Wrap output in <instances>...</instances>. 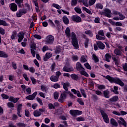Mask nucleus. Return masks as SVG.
<instances>
[{
	"label": "nucleus",
	"instance_id": "f257e3e1",
	"mask_svg": "<svg viewBox=\"0 0 127 127\" xmlns=\"http://www.w3.org/2000/svg\"><path fill=\"white\" fill-rule=\"evenodd\" d=\"M65 33L67 38H71V41L70 42L72 46H73L75 49H79V44L76 34L74 32H71V30L69 27H66L65 30Z\"/></svg>",
	"mask_w": 127,
	"mask_h": 127
},
{
	"label": "nucleus",
	"instance_id": "f03ea898",
	"mask_svg": "<svg viewBox=\"0 0 127 127\" xmlns=\"http://www.w3.org/2000/svg\"><path fill=\"white\" fill-rule=\"evenodd\" d=\"M105 79L108 80L110 83H115V84H117V85H119L121 87H124L125 86V83L121 79L116 77H112L109 75H107L105 76Z\"/></svg>",
	"mask_w": 127,
	"mask_h": 127
},
{
	"label": "nucleus",
	"instance_id": "7ed1b4c3",
	"mask_svg": "<svg viewBox=\"0 0 127 127\" xmlns=\"http://www.w3.org/2000/svg\"><path fill=\"white\" fill-rule=\"evenodd\" d=\"M67 94H68V95H69L71 93L70 91L68 90L67 91H66V90L64 91L61 93L60 98L58 99V101L59 102H60V103H64V101H65V100L67 99Z\"/></svg>",
	"mask_w": 127,
	"mask_h": 127
},
{
	"label": "nucleus",
	"instance_id": "20e7f679",
	"mask_svg": "<svg viewBox=\"0 0 127 127\" xmlns=\"http://www.w3.org/2000/svg\"><path fill=\"white\" fill-rule=\"evenodd\" d=\"M55 38L52 35H50L46 37L45 44L47 45H53Z\"/></svg>",
	"mask_w": 127,
	"mask_h": 127
},
{
	"label": "nucleus",
	"instance_id": "39448f33",
	"mask_svg": "<svg viewBox=\"0 0 127 127\" xmlns=\"http://www.w3.org/2000/svg\"><path fill=\"white\" fill-rule=\"evenodd\" d=\"M100 114L103 119L104 122L106 124H109L110 123V120L109 119L108 114L103 110H100Z\"/></svg>",
	"mask_w": 127,
	"mask_h": 127
},
{
	"label": "nucleus",
	"instance_id": "423d86ee",
	"mask_svg": "<svg viewBox=\"0 0 127 127\" xmlns=\"http://www.w3.org/2000/svg\"><path fill=\"white\" fill-rule=\"evenodd\" d=\"M71 20V21H73V22H75L76 23H80V22H82V18L77 14L72 15Z\"/></svg>",
	"mask_w": 127,
	"mask_h": 127
},
{
	"label": "nucleus",
	"instance_id": "0eeeda50",
	"mask_svg": "<svg viewBox=\"0 0 127 127\" xmlns=\"http://www.w3.org/2000/svg\"><path fill=\"white\" fill-rule=\"evenodd\" d=\"M27 12V10L26 8H21L18 10L16 13L17 17H21L24 14H26Z\"/></svg>",
	"mask_w": 127,
	"mask_h": 127
},
{
	"label": "nucleus",
	"instance_id": "6e6552de",
	"mask_svg": "<svg viewBox=\"0 0 127 127\" xmlns=\"http://www.w3.org/2000/svg\"><path fill=\"white\" fill-rule=\"evenodd\" d=\"M69 114L72 117H76V116H81L83 114V112L77 110H71L69 111Z\"/></svg>",
	"mask_w": 127,
	"mask_h": 127
},
{
	"label": "nucleus",
	"instance_id": "1a4fd4ad",
	"mask_svg": "<svg viewBox=\"0 0 127 127\" xmlns=\"http://www.w3.org/2000/svg\"><path fill=\"white\" fill-rule=\"evenodd\" d=\"M9 7L12 11L15 12L17 11V5L15 3H11L9 4Z\"/></svg>",
	"mask_w": 127,
	"mask_h": 127
},
{
	"label": "nucleus",
	"instance_id": "9d476101",
	"mask_svg": "<svg viewBox=\"0 0 127 127\" xmlns=\"http://www.w3.org/2000/svg\"><path fill=\"white\" fill-rule=\"evenodd\" d=\"M24 34H25L24 32H19L17 36L18 37V43H20V42H21V41L23 40V38H24Z\"/></svg>",
	"mask_w": 127,
	"mask_h": 127
},
{
	"label": "nucleus",
	"instance_id": "9b49d317",
	"mask_svg": "<svg viewBox=\"0 0 127 127\" xmlns=\"http://www.w3.org/2000/svg\"><path fill=\"white\" fill-rule=\"evenodd\" d=\"M22 110V104H20L18 105L17 107V114L19 117V118H21L22 117L20 114V113H21Z\"/></svg>",
	"mask_w": 127,
	"mask_h": 127
},
{
	"label": "nucleus",
	"instance_id": "f8f14e48",
	"mask_svg": "<svg viewBox=\"0 0 127 127\" xmlns=\"http://www.w3.org/2000/svg\"><path fill=\"white\" fill-rule=\"evenodd\" d=\"M76 69L80 72V71H82V70H85V68L83 67V65H82V64H81L80 62H78L76 63Z\"/></svg>",
	"mask_w": 127,
	"mask_h": 127
},
{
	"label": "nucleus",
	"instance_id": "ddd939ff",
	"mask_svg": "<svg viewBox=\"0 0 127 127\" xmlns=\"http://www.w3.org/2000/svg\"><path fill=\"white\" fill-rule=\"evenodd\" d=\"M63 70L64 71V72H67V73H71V72L74 71V68H73V67H68L66 66H64L63 68Z\"/></svg>",
	"mask_w": 127,
	"mask_h": 127
},
{
	"label": "nucleus",
	"instance_id": "4468645a",
	"mask_svg": "<svg viewBox=\"0 0 127 127\" xmlns=\"http://www.w3.org/2000/svg\"><path fill=\"white\" fill-rule=\"evenodd\" d=\"M104 15L107 17H112V11L110 9H106L104 10Z\"/></svg>",
	"mask_w": 127,
	"mask_h": 127
},
{
	"label": "nucleus",
	"instance_id": "2eb2a0df",
	"mask_svg": "<svg viewBox=\"0 0 127 127\" xmlns=\"http://www.w3.org/2000/svg\"><path fill=\"white\" fill-rule=\"evenodd\" d=\"M96 44H97V46L99 49L101 50H104L105 49V48L106 47V46H105V44L103 43L101 41H98L96 42Z\"/></svg>",
	"mask_w": 127,
	"mask_h": 127
},
{
	"label": "nucleus",
	"instance_id": "dca6fc26",
	"mask_svg": "<svg viewBox=\"0 0 127 127\" xmlns=\"http://www.w3.org/2000/svg\"><path fill=\"white\" fill-rule=\"evenodd\" d=\"M62 19L65 25H68V24L70 23V20H69V18H68L66 16H64Z\"/></svg>",
	"mask_w": 127,
	"mask_h": 127
},
{
	"label": "nucleus",
	"instance_id": "f3484780",
	"mask_svg": "<svg viewBox=\"0 0 127 127\" xmlns=\"http://www.w3.org/2000/svg\"><path fill=\"white\" fill-rule=\"evenodd\" d=\"M114 53L117 56H122L123 55V52L120 49H115L114 50Z\"/></svg>",
	"mask_w": 127,
	"mask_h": 127
},
{
	"label": "nucleus",
	"instance_id": "a211bd4d",
	"mask_svg": "<svg viewBox=\"0 0 127 127\" xmlns=\"http://www.w3.org/2000/svg\"><path fill=\"white\" fill-rule=\"evenodd\" d=\"M18 100H19V98H14L13 97H10L9 98V102H12V103H14V104H15L16 103H17L18 102Z\"/></svg>",
	"mask_w": 127,
	"mask_h": 127
},
{
	"label": "nucleus",
	"instance_id": "6ab92c4d",
	"mask_svg": "<svg viewBox=\"0 0 127 127\" xmlns=\"http://www.w3.org/2000/svg\"><path fill=\"white\" fill-rule=\"evenodd\" d=\"M70 77L72 80H74V81H78V80H80V77H79V75L76 74H71L70 75Z\"/></svg>",
	"mask_w": 127,
	"mask_h": 127
},
{
	"label": "nucleus",
	"instance_id": "aec40b11",
	"mask_svg": "<svg viewBox=\"0 0 127 127\" xmlns=\"http://www.w3.org/2000/svg\"><path fill=\"white\" fill-rule=\"evenodd\" d=\"M0 57L1 58H7L8 55L5 52L0 51Z\"/></svg>",
	"mask_w": 127,
	"mask_h": 127
},
{
	"label": "nucleus",
	"instance_id": "412c9836",
	"mask_svg": "<svg viewBox=\"0 0 127 127\" xmlns=\"http://www.w3.org/2000/svg\"><path fill=\"white\" fill-rule=\"evenodd\" d=\"M105 61H107V62H110V59H112V55L109 53H107L105 55Z\"/></svg>",
	"mask_w": 127,
	"mask_h": 127
},
{
	"label": "nucleus",
	"instance_id": "4be33fe9",
	"mask_svg": "<svg viewBox=\"0 0 127 127\" xmlns=\"http://www.w3.org/2000/svg\"><path fill=\"white\" fill-rule=\"evenodd\" d=\"M103 95L106 99H109L110 98V91L109 90H106L103 91Z\"/></svg>",
	"mask_w": 127,
	"mask_h": 127
},
{
	"label": "nucleus",
	"instance_id": "5701e85b",
	"mask_svg": "<svg viewBox=\"0 0 127 127\" xmlns=\"http://www.w3.org/2000/svg\"><path fill=\"white\" fill-rule=\"evenodd\" d=\"M119 90V87L117 86H114V89L113 88H111V92H113L115 95L119 94V91L118 90Z\"/></svg>",
	"mask_w": 127,
	"mask_h": 127
},
{
	"label": "nucleus",
	"instance_id": "b1692460",
	"mask_svg": "<svg viewBox=\"0 0 127 127\" xmlns=\"http://www.w3.org/2000/svg\"><path fill=\"white\" fill-rule=\"evenodd\" d=\"M110 124L114 127H117L118 126V122H116V120L113 118L111 119Z\"/></svg>",
	"mask_w": 127,
	"mask_h": 127
},
{
	"label": "nucleus",
	"instance_id": "393cba45",
	"mask_svg": "<svg viewBox=\"0 0 127 127\" xmlns=\"http://www.w3.org/2000/svg\"><path fill=\"white\" fill-rule=\"evenodd\" d=\"M112 60L116 66H119L120 64L119 63V57H112Z\"/></svg>",
	"mask_w": 127,
	"mask_h": 127
},
{
	"label": "nucleus",
	"instance_id": "a878e982",
	"mask_svg": "<svg viewBox=\"0 0 127 127\" xmlns=\"http://www.w3.org/2000/svg\"><path fill=\"white\" fill-rule=\"evenodd\" d=\"M119 100V96H114L112 98L109 99L110 102H113V103H115V102L118 101Z\"/></svg>",
	"mask_w": 127,
	"mask_h": 127
},
{
	"label": "nucleus",
	"instance_id": "bb28decb",
	"mask_svg": "<svg viewBox=\"0 0 127 127\" xmlns=\"http://www.w3.org/2000/svg\"><path fill=\"white\" fill-rule=\"evenodd\" d=\"M70 86V83L69 82H66V83H64L63 84V88L66 92H68V87Z\"/></svg>",
	"mask_w": 127,
	"mask_h": 127
},
{
	"label": "nucleus",
	"instance_id": "cd10ccee",
	"mask_svg": "<svg viewBox=\"0 0 127 127\" xmlns=\"http://www.w3.org/2000/svg\"><path fill=\"white\" fill-rule=\"evenodd\" d=\"M59 78L56 76L52 75L50 77V80L52 82H58Z\"/></svg>",
	"mask_w": 127,
	"mask_h": 127
},
{
	"label": "nucleus",
	"instance_id": "c85d7f7f",
	"mask_svg": "<svg viewBox=\"0 0 127 127\" xmlns=\"http://www.w3.org/2000/svg\"><path fill=\"white\" fill-rule=\"evenodd\" d=\"M92 60L94 61L95 63H98L99 61V58L95 54L92 55Z\"/></svg>",
	"mask_w": 127,
	"mask_h": 127
},
{
	"label": "nucleus",
	"instance_id": "c756f323",
	"mask_svg": "<svg viewBox=\"0 0 127 127\" xmlns=\"http://www.w3.org/2000/svg\"><path fill=\"white\" fill-rule=\"evenodd\" d=\"M16 35H17V32H16V31H13L11 36V39H12V40H14L15 37H16Z\"/></svg>",
	"mask_w": 127,
	"mask_h": 127
},
{
	"label": "nucleus",
	"instance_id": "7c9ffc66",
	"mask_svg": "<svg viewBox=\"0 0 127 127\" xmlns=\"http://www.w3.org/2000/svg\"><path fill=\"white\" fill-rule=\"evenodd\" d=\"M86 56H84V55L81 56L80 58V62H81V63H85V62H88V60H87V59H86Z\"/></svg>",
	"mask_w": 127,
	"mask_h": 127
},
{
	"label": "nucleus",
	"instance_id": "2f4dec72",
	"mask_svg": "<svg viewBox=\"0 0 127 127\" xmlns=\"http://www.w3.org/2000/svg\"><path fill=\"white\" fill-rule=\"evenodd\" d=\"M2 25L3 26H8V24L3 20L0 19V26Z\"/></svg>",
	"mask_w": 127,
	"mask_h": 127
},
{
	"label": "nucleus",
	"instance_id": "473e14b6",
	"mask_svg": "<svg viewBox=\"0 0 127 127\" xmlns=\"http://www.w3.org/2000/svg\"><path fill=\"white\" fill-rule=\"evenodd\" d=\"M33 115L35 117H40L41 116V112H39L38 110H35L33 112Z\"/></svg>",
	"mask_w": 127,
	"mask_h": 127
},
{
	"label": "nucleus",
	"instance_id": "72a5a7b5",
	"mask_svg": "<svg viewBox=\"0 0 127 127\" xmlns=\"http://www.w3.org/2000/svg\"><path fill=\"white\" fill-rule=\"evenodd\" d=\"M81 75H83V76H85V77H89L90 75L85 70H81L80 71H79Z\"/></svg>",
	"mask_w": 127,
	"mask_h": 127
},
{
	"label": "nucleus",
	"instance_id": "f704fd0d",
	"mask_svg": "<svg viewBox=\"0 0 127 127\" xmlns=\"http://www.w3.org/2000/svg\"><path fill=\"white\" fill-rule=\"evenodd\" d=\"M96 7L99 9H103L104 5H103L101 3H97L96 4Z\"/></svg>",
	"mask_w": 127,
	"mask_h": 127
},
{
	"label": "nucleus",
	"instance_id": "c9c22d12",
	"mask_svg": "<svg viewBox=\"0 0 127 127\" xmlns=\"http://www.w3.org/2000/svg\"><path fill=\"white\" fill-rule=\"evenodd\" d=\"M1 97L2 98L3 100H8V99H9V96L4 93H2Z\"/></svg>",
	"mask_w": 127,
	"mask_h": 127
},
{
	"label": "nucleus",
	"instance_id": "e433bc0d",
	"mask_svg": "<svg viewBox=\"0 0 127 127\" xmlns=\"http://www.w3.org/2000/svg\"><path fill=\"white\" fill-rule=\"evenodd\" d=\"M74 10L76 13H78L79 14H81V13H82V10H81V8L80 7H74Z\"/></svg>",
	"mask_w": 127,
	"mask_h": 127
},
{
	"label": "nucleus",
	"instance_id": "4c0bfd02",
	"mask_svg": "<svg viewBox=\"0 0 127 127\" xmlns=\"http://www.w3.org/2000/svg\"><path fill=\"white\" fill-rule=\"evenodd\" d=\"M48 22H49L50 25H51V26L52 27H53V28L56 27V25H55V24H54V22H53V21H52V20H51L50 19H49Z\"/></svg>",
	"mask_w": 127,
	"mask_h": 127
},
{
	"label": "nucleus",
	"instance_id": "58836bf2",
	"mask_svg": "<svg viewBox=\"0 0 127 127\" xmlns=\"http://www.w3.org/2000/svg\"><path fill=\"white\" fill-rule=\"evenodd\" d=\"M51 58V55H50V53H47L46 54V57L44 58V61H47L48 59H49Z\"/></svg>",
	"mask_w": 127,
	"mask_h": 127
},
{
	"label": "nucleus",
	"instance_id": "ea45409f",
	"mask_svg": "<svg viewBox=\"0 0 127 127\" xmlns=\"http://www.w3.org/2000/svg\"><path fill=\"white\" fill-rule=\"evenodd\" d=\"M70 4L71 6H75V5H77V4H78V0H71Z\"/></svg>",
	"mask_w": 127,
	"mask_h": 127
},
{
	"label": "nucleus",
	"instance_id": "a19ab883",
	"mask_svg": "<svg viewBox=\"0 0 127 127\" xmlns=\"http://www.w3.org/2000/svg\"><path fill=\"white\" fill-rule=\"evenodd\" d=\"M85 34H87V35L89 36L90 37H93V34L91 30H87L85 32Z\"/></svg>",
	"mask_w": 127,
	"mask_h": 127
},
{
	"label": "nucleus",
	"instance_id": "79ce46f5",
	"mask_svg": "<svg viewBox=\"0 0 127 127\" xmlns=\"http://www.w3.org/2000/svg\"><path fill=\"white\" fill-rule=\"evenodd\" d=\"M82 9L84 11H86L87 13H88V14H92V11L88 9L87 7H82Z\"/></svg>",
	"mask_w": 127,
	"mask_h": 127
},
{
	"label": "nucleus",
	"instance_id": "37998d69",
	"mask_svg": "<svg viewBox=\"0 0 127 127\" xmlns=\"http://www.w3.org/2000/svg\"><path fill=\"white\" fill-rule=\"evenodd\" d=\"M84 65L86 68V69H88V70H92V67L90 64H89V63H86L84 64Z\"/></svg>",
	"mask_w": 127,
	"mask_h": 127
},
{
	"label": "nucleus",
	"instance_id": "c03bdc74",
	"mask_svg": "<svg viewBox=\"0 0 127 127\" xmlns=\"http://www.w3.org/2000/svg\"><path fill=\"white\" fill-rule=\"evenodd\" d=\"M96 3V0H90L88 2L89 6H92V5H94Z\"/></svg>",
	"mask_w": 127,
	"mask_h": 127
},
{
	"label": "nucleus",
	"instance_id": "a18cd8bd",
	"mask_svg": "<svg viewBox=\"0 0 127 127\" xmlns=\"http://www.w3.org/2000/svg\"><path fill=\"white\" fill-rule=\"evenodd\" d=\"M80 92L81 93V94L82 95L83 97H84V98H87V95L86 94L85 90L81 88L80 89Z\"/></svg>",
	"mask_w": 127,
	"mask_h": 127
},
{
	"label": "nucleus",
	"instance_id": "49530a36",
	"mask_svg": "<svg viewBox=\"0 0 127 127\" xmlns=\"http://www.w3.org/2000/svg\"><path fill=\"white\" fill-rule=\"evenodd\" d=\"M48 107L49 110H55V109H56V107H55L52 103H49L48 104Z\"/></svg>",
	"mask_w": 127,
	"mask_h": 127
},
{
	"label": "nucleus",
	"instance_id": "de8ad7c7",
	"mask_svg": "<svg viewBox=\"0 0 127 127\" xmlns=\"http://www.w3.org/2000/svg\"><path fill=\"white\" fill-rule=\"evenodd\" d=\"M84 46L85 48H88L89 47V40L86 38L84 41Z\"/></svg>",
	"mask_w": 127,
	"mask_h": 127
},
{
	"label": "nucleus",
	"instance_id": "09e8293b",
	"mask_svg": "<svg viewBox=\"0 0 127 127\" xmlns=\"http://www.w3.org/2000/svg\"><path fill=\"white\" fill-rule=\"evenodd\" d=\"M55 23H56L57 28H60L61 23L59 20H55Z\"/></svg>",
	"mask_w": 127,
	"mask_h": 127
},
{
	"label": "nucleus",
	"instance_id": "8fccbe9b",
	"mask_svg": "<svg viewBox=\"0 0 127 127\" xmlns=\"http://www.w3.org/2000/svg\"><path fill=\"white\" fill-rule=\"evenodd\" d=\"M77 103H79V105H81V106H84L85 105V103H84V102L83 100H82V99L81 98H78L77 100Z\"/></svg>",
	"mask_w": 127,
	"mask_h": 127
},
{
	"label": "nucleus",
	"instance_id": "3c124183",
	"mask_svg": "<svg viewBox=\"0 0 127 127\" xmlns=\"http://www.w3.org/2000/svg\"><path fill=\"white\" fill-rule=\"evenodd\" d=\"M41 90L42 92H45V93L47 92V90L46 89V86L44 85H41Z\"/></svg>",
	"mask_w": 127,
	"mask_h": 127
},
{
	"label": "nucleus",
	"instance_id": "603ef678",
	"mask_svg": "<svg viewBox=\"0 0 127 127\" xmlns=\"http://www.w3.org/2000/svg\"><path fill=\"white\" fill-rule=\"evenodd\" d=\"M52 6L57 8V9H61V6H60V5H59L58 4L54 3L52 4Z\"/></svg>",
	"mask_w": 127,
	"mask_h": 127
},
{
	"label": "nucleus",
	"instance_id": "864d4df0",
	"mask_svg": "<svg viewBox=\"0 0 127 127\" xmlns=\"http://www.w3.org/2000/svg\"><path fill=\"white\" fill-rule=\"evenodd\" d=\"M59 98V93L56 92L54 93V99L55 100H58V98Z\"/></svg>",
	"mask_w": 127,
	"mask_h": 127
},
{
	"label": "nucleus",
	"instance_id": "5fc2aeb1",
	"mask_svg": "<svg viewBox=\"0 0 127 127\" xmlns=\"http://www.w3.org/2000/svg\"><path fill=\"white\" fill-rule=\"evenodd\" d=\"M96 38L98 40H105V37L100 36V35H96Z\"/></svg>",
	"mask_w": 127,
	"mask_h": 127
},
{
	"label": "nucleus",
	"instance_id": "6e6d98bb",
	"mask_svg": "<svg viewBox=\"0 0 127 127\" xmlns=\"http://www.w3.org/2000/svg\"><path fill=\"white\" fill-rule=\"evenodd\" d=\"M98 89H99V90H105L106 86L103 84H99L98 86Z\"/></svg>",
	"mask_w": 127,
	"mask_h": 127
},
{
	"label": "nucleus",
	"instance_id": "4d7b16f0",
	"mask_svg": "<svg viewBox=\"0 0 127 127\" xmlns=\"http://www.w3.org/2000/svg\"><path fill=\"white\" fill-rule=\"evenodd\" d=\"M72 61H78L79 60V57L77 55H73L72 57Z\"/></svg>",
	"mask_w": 127,
	"mask_h": 127
},
{
	"label": "nucleus",
	"instance_id": "13d9d810",
	"mask_svg": "<svg viewBox=\"0 0 127 127\" xmlns=\"http://www.w3.org/2000/svg\"><path fill=\"white\" fill-rule=\"evenodd\" d=\"M36 100L40 104V106H43V102H42V100L40 99L39 97L36 98Z\"/></svg>",
	"mask_w": 127,
	"mask_h": 127
},
{
	"label": "nucleus",
	"instance_id": "bf43d9fd",
	"mask_svg": "<svg viewBox=\"0 0 127 127\" xmlns=\"http://www.w3.org/2000/svg\"><path fill=\"white\" fill-rule=\"evenodd\" d=\"M17 127H26V125H25V124L24 123H18L16 124Z\"/></svg>",
	"mask_w": 127,
	"mask_h": 127
},
{
	"label": "nucleus",
	"instance_id": "052dcab7",
	"mask_svg": "<svg viewBox=\"0 0 127 127\" xmlns=\"http://www.w3.org/2000/svg\"><path fill=\"white\" fill-rule=\"evenodd\" d=\"M119 125H122V126H124L125 127H127V122L126 121H124L123 122H122L121 121H119L118 122Z\"/></svg>",
	"mask_w": 127,
	"mask_h": 127
},
{
	"label": "nucleus",
	"instance_id": "680f3d73",
	"mask_svg": "<svg viewBox=\"0 0 127 127\" xmlns=\"http://www.w3.org/2000/svg\"><path fill=\"white\" fill-rule=\"evenodd\" d=\"M25 99H26V100H28L29 101H33V100L34 99V98L33 96H32L31 95L26 96L25 97Z\"/></svg>",
	"mask_w": 127,
	"mask_h": 127
},
{
	"label": "nucleus",
	"instance_id": "e2e57ef3",
	"mask_svg": "<svg viewBox=\"0 0 127 127\" xmlns=\"http://www.w3.org/2000/svg\"><path fill=\"white\" fill-rule=\"evenodd\" d=\"M118 14L119 15V19H120V20H124V19H125V18H126V16H125V15H123V14H121L120 12L118 13Z\"/></svg>",
	"mask_w": 127,
	"mask_h": 127
},
{
	"label": "nucleus",
	"instance_id": "0e129e2a",
	"mask_svg": "<svg viewBox=\"0 0 127 127\" xmlns=\"http://www.w3.org/2000/svg\"><path fill=\"white\" fill-rule=\"evenodd\" d=\"M77 122H84L85 121V118L84 117H79L76 118Z\"/></svg>",
	"mask_w": 127,
	"mask_h": 127
},
{
	"label": "nucleus",
	"instance_id": "69168bd1",
	"mask_svg": "<svg viewBox=\"0 0 127 127\" xmlns=\"http://www.w3.org/2000/svg\"><path fill=\"white\" fill-rule=\"evenodd\" d=\"M98 35H101V36H105V33L103 30H100L98 32Z\"/></svg>",
	"mask_w": 127,
	"mask_h": 127
},
{
	"label": "nucleus",
	"instance_id": "338daca9",
	"mask_svg": "<svg viewBox=\"0 0 127 127\" xmlns=\"http://www.w3.org/2000/svg\"><path fill=\"white\" fill-rule=\"evenodd\" d=\"M30 50H36V46L34 44H32L30 45Z\"/></svg>",
	"mask_w": 127,
	"mask_h": 127
},
{
	"label": "nucleus",
	"instance_id": "774afa93",
	"mask_svg": "<svg viewBox=\"0 0 127 127\" xmlns=\"http://www.w3.org/2000/svg\"><path fill=\"white\" fill-rule=\"evenodd\" d=\"M7 105L9 108H14V104L11 102H8Z\"/></svg>",
	"mask_w": 127,
	"mask_h": 127
}]
</instances>
